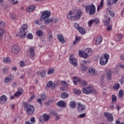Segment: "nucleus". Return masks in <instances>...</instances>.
Listing matches in <instances>:
<instances>
[{"label":"nucleus","instance_id":"f257e3e1","mask_svg":"<svg viewBox=\"0 0 124 124\" xmlns=\"http://www.w3.org/2000/svg\"><path fill=\"white\" fill-rule=\"evenodd\" d=\"M22 105L26 109L27 114L29 116H31L33 114L34 112V107L27 103H23Z\"/></svg>","mask_w":124,"mask_h":124},{"label":"nucleus","instance_id":"f03ea898","mask_svg":"<svg viewBox=\"0 0 124 124\" xmlns=\"http://www.w3.org/2000/svg\"><path fill=\"white\" fill-rule=\"evenodd\" d=\"M85 52H84L82 50L79 51L78 52V55L79 57L83 58V59H87L89 57V55H92L93 53V49L92 48H86L85 49Z\"/></svg>","mask_w":124,"mask_h":124},{"label":"nucleus","instance_id":"7ed1b4c3","mask_svg":"<svg viewBox=\"0 0 124 124\" xmlns=\"http://www.w3.org/2000/svg\"><path fill=\"white\" fill-rule=\"evenodd\" d=\"M82 92L85 94H91V93H96V90L93 89V86H88L87 87H83L82 89Z\"/></svg>","mask_w":124,"mask_h":124},{"label":"nucleus","instance_id":"20e7f679","mask_svg":"<svg viewBox=\"0 0 124 124\" xmlns=\"http://www.w3.org/2000/svg\"><path fill=\"white\" fill-rule=\"evenodd\" d=\"M86 12L89 13L90 15H93L95 13L96 8L93 4L88 5L85 7Z\"/></svg>","mask_w":124,"mask_h":124},{"label":"nucleus","instance_id":"39448f33","mask_svg":"<svg viewBox=\"0 0 124 124\" xmlns=\"http://www.w3.org/2000/svg\"><path fill=\"white\" fill-rule=\"evenodd\" d=\"M109 56L108 54L102 55L100 59V64H101V65H106L108 63V61H109Z\"/></svg>","mask_w":124,"mask_h":124},{"label":"nucleus","instance_id":"423d86ee","mask_svg":"<svg viewBox=\"0 0 124 124\" xmlns=\"http://www.w3.org/2000/svg\"><path fill=\"white\" fill-rule=\"evenodd\" d=\"M109 15H110L112 17H114L115 16V14H114V12H111L110 10L108 11V15H105V17L104 19V23L106 26H108L109 25V23H110V20H111V18L109 17Z\"/></svg>","mask_w":124,"mask_h":124},{"label":"nucleus","instance_id":"0eeeda50","mask_svg":"<svg viewBox=\"0 0 124 124\" xmlns=\"http://www.w3.org/2000/svg\"><path fill=\"white\" fill-rule=\"evenodd\" d=\"M28 30V25L27 24H23L22 28L20 29L19 34H20L21 38L24 39L26 37L27 32L26 31Z\"/></svg>","mask_w":124,"mask_h":124},{"label":"nucleus","instance_id":"6e6552de","mask_svg":"<svg viewBox=\"0 0 124 124\" xmlns=\"http://www.w3.org/2000/svg\"><path fill=\"white\" fill-rule=\"evenodd\" d=\"M51 16V12L49 11H46L44 12L42 14V15L41 16L40 21L43 22L45 19L46 18H49Z\"/></svg>","mask_w":124,"mask_h":124},{"label":"nucleus","instance_id":"1a4fd4ad","mask_svg":"<svg viewBox=\"0 0 124 124\" xmlns=\"http://www.w3.org/2000/svg\"><path fill=\"white\" fill-rule=\"evenodd\" d=\"M83 14V12L81 10H78L76 14L74 16L73 21H76L77 20H79L80 18H81L82 15Z\"/></svg>","mask_w":124,"mask_h":124},{"label":"nucleus","instance_id":"9d476101","mask_svg":"<svg viewBox=\"0 0 124 124\" xmlns=\"http://www.w3.org/2000/svg\"><path fill=\"white\" fill-rule=\"evenodd\" d=\"M69 62L74 66H77V59L73 55L69 57Z\"/></svg>","mask_w":124,"mask_h":124},{"label":"nucleus","instance_id":"9b49d317","mask_svg":"<svg viewBox=\"0 0 124 124\" xmlns=\"http://www.w3.org/2000/svg\"><path fill=\"white\" fill-rule=\"evenodd\" d=\"M104 116L107 118V120L109 122H113L114 118L113 117V114L109 113L108 112H104Z\"/></svg>","mask_w":124,"mask_h":124},{"label":"nucleus","instance_id":"f8f14e48","mask_svg":"<svg viewBox=\"0 0 124 124\" xmlns=\"http://www.w3.org/2000/svg\"><path fill=\"white\" fill-rule=\"evenodd\" d=\"M11 51L13 54H18L20 52V47L17 45H14L12 46Z\"/></svg>","mask_w":124,"mask_h":124},{"label":"nucleus","instance_id":"ddd939ff","mask_svg":"<svg viewBox=\"0 0 124 124\" xmlns=\"http://www.w3.org/2000/svg\"><path fill=\"white\" fill-rule=\"evenodd\" d=\"M77 82L79 83L82 87H85L86 86H88V82L87 81L84 80L83 79H81L80 78H78L77 79Z\"/></svg>","mask_w":124,"mask_h":124},{"label":"nucleus","instance_id":"4468645a","mask_svg":"<svg viewBox=\"0 0 124 124\" xmlns=\"http://www.w3.org/2000/svg\"><path fill=\"white\" fill-rule=\"evenodd\" d=\"M99 22V20L98 19V18H94V19L90 20L88 22V26L89 27H92L93 24H95L96 25H97V24H98Z\"/></svg>","mask_w":124,"mask_h":124},{"label":"nucleus","instance_id":"2eb2a0df","mask_svg":"<svg viewBox=\"0 0 124 124\" xmlns=\"http://www.w3.org/2000/svg\"><path fill=\"white\" fill-rule=\"evenodd\" d=\"M89 73L90 75L92 76H96L98 74L97 71L93 67H90L89 69Z\"/></svg>","mask_w":124,"mask_h":124},{"label":"nucleus","instance_id":"dca6fc26","mask_svg":"<svg viewBox=\"0 0 124 124\" xmlns=\"http://www.w3.org/2000/svg\"><path fill=\"white\" fill-rule=\"evenodd\" d=\"M34 47H31L30 48L28 51V55L30 56V58H33L35 56V53H34Z\"/></svg>","mask_w":124,"mask_h":124},{"label":"nucleus","instance_id":"f3484780","mask_svg":"<svg viewBox=\"0 0 124 124\" xmlns=\"http://www.w3.org/2000/svg\"><path fill=\"white\" fill-rule=\"evenodd\" d=\"M57 39L61 42V43H65V39H64V37L62 34H58L57 36Z\"/></svg>","mask_w":124,"mask_h":124},{"label":"nucleus","instance_id":"a211bd4d","mask_svg":"<svg viewBox=\"0 0 124 124\" xmlns=\"http://www.w3.org/2000/svg\"><path fill=\"white\" fill-rule=\"evenodd\" d=\"M86 108V106L85 105L82 104L81 103H78V112H81L83 110H85Z\"/></svg>","mask_w":124,"mask_h":124},{"label":"nucleus","instance_id":"6ab92c4d","mask_svg":"<svg viewBox=\"0 0 124 124\" xmlns=\"http://www.w3.org/2000/svg\"><path fill=\"white\" fill-rule=\"evenodd\" d=\"M42 118H43L42 119L41 118L40 119V122H42L43 123V121L44 122H47L48 120H50V116H49V115L47 114H43Z\"/></svg>","mask_w":124,"mask_h":124},{"label":"nucleus","instance_id":"aec40b11","mask_svg":"<svg viewBox=\"0 0 124 124\" xmlns=\"http://www.w3.org/2000/svg\"><path fill=\"white\" fill-rule=\"evenodd\" d=\"M7 101V97L5 95H3L0 97V104H5Z\"/></svg>","mask_w":124,"mask_h":124},{"label":"nucleus","instance_id":"412c9836","mask_svg":"<svg viewBox=\"0 0 124 124\" xmlns=\"http://www.w3.org/2000/svg\"><path fill=\"white\" fill-rule=\"evenodd\" d=\"M74 14V12L73 11H71L67 15V18L68 20H70L71 21H73V18L74 16H72Z\"/></svg>","mask_w":124,"mask_h":124},{"label":"nucleus","instance_id":"4be33fe9","mask_svg":"<svg viewBox=\"0 0 124 124\" xmlns=\"http://www.w3.org/2000/svg\"><path fill=\"white\" fill-rule=\"evenodd\" d=\"M14 78V76L13 75H10L9 77L5 78L4 81L5 83H9L10 81L13 80Z\"/></svg>","mask_w":124,"mask_h":124},{"label":"nucleus","instance_id":"5701e85b","mask_svg":"<svg viewBox=\"0 0 124 124\" xmlns=\"http://www.w3.org/2000/svg\"><path fill=\"white\" fill-rule=\"evenodd\" d=\"M57 105L63 108H65V107H66V103L63 101H59L57 103Z\"/></svg>","mask_w":124,"mask_h":124},{"label":"nucleus","instance_id":"b1692460","mask_svg":"<svg viewBox=\"0 0 124 124\" xmlns=\"http://www.w3.org/2000/svg\"><path fill=\"white\" fill-rule=\"evenodd\" d=\"M104 2V0H101L100 2V4L98 5L97 10V11H99L100 9H102L103 8V3Z\"/></svg>","mask_w":124,"mask_h":124},{"label":"nucleus","instance_id":"393cba45","mask_svg":"<svg viewBox=\"0 0 124 124\" xmlns=\"http://www.w3.org/2000/svg\"><path fill=\"white\" fill-rule=\"evenodd\" d=\"M122 38H123V35L121 34H117L114 39L115 40H116V41H121V40H122Z\"/></svg>","mask_w":124,"mask_h":124},{"label":"nucleus","instance_id":"a878e982","mask_svg":"<svg viewBox=\"0 0 124 124\" xmlns=\"http://www.w3.org/2000/svg\"><path fill=\"white\" fill-rule=\"evenodd\" d=\"M35 9V6L31 5V6H29L27 8V11H28V12H31V11H33V10Z\"/></svg>","mask_w":124,"mask_h":124},{"label":"nucleus","instance_id":"bb28decb","mask_svg":"<svg viewBox=\"0 0 124 124\" xmlns=\"http://www.w3.org/2000/svg\"><path fill=\"white\" fill-rule=\"evenodd\" d=\"M81 37L76 36L75 40L74 41L73 43V45H74V46H75V45H76L77 43H78L80 40H81Z\"/></svg>","mask_w":124,"mask_h":124},{"label":"nucleus","instance_id":"cd10ccee","mask_svg":"<svg viewBox=\"0 0 124 124\" xmlns=\"http://www.w3.org/2000/svg\"><path fill=\"white\" fill-rule=\"evenodd\" d=\"M102 42V38L100 36H99L96 38L95 42L96 44H100Z\"/></svg>","mask_w":124,"mask_h":124},{"label":"nucleus","instance_id":"c85d7f7f","mask_svg":"<svg viewBox=\"0 0 124 124\" xmlns=\"http://www.w3.org/2000/svg\"><path fill=\"white\" fill-rule=\"evenodd\" d=\"M78 30L80 33H82V34H85L86 33V30L82 27H79Z\"/></svg>","mask_w":124,"mask_h":124},{"label":"nucleus","instance_id":"c756f323","mask_svg":"<svg viewBox=\"0 0 124 124\" xmlns=\"http://www.w3.org/2000/svg\"><path fill=\"white\" fill-rule=\"evenodd\" d=\"M69 96V94L66 93H63L61 94V97L63 99H65V98H67V97H68Z\"/></svg>","mask_w":124,"mask_h":124},{"label":"nucleus","instance_id":"7c9ffc66","mask_svg":"<svg viewBox=\"0 0 124 124\" xmlns=\"http://www.w3.org/2000/svg\"><path fill=\"white\" fill-rule=\"evenodd\" d=\"M70 108H72V109H74V108H75L76 107V102L75 101H71L70 102Z\"/></svg>","mask_w":124,"mask_h":124},{"label":"nucleus","instance_id":"2f4dec72","mask_svg":"<svg viewBox=\"0 0 124 124\" xmlns=\"http://www.w3.org/2000/svg\"><path fill=\"white\" fill-rule=\"evenodd\" d=\"M106 75L108 80H111L112 79V73L111 72L107 73Z\"/></svg>","mask_w":124,"mask_h":124},{"label":"nucleus","instance_id":"473e14b6","mask_svg":"<svg viewBox=\"0 0 124 124\" xmlns=\"http://www.w3.org/2000/svg\"><path fill=\"white\" fill-rule=\"evenodd\" d=\"M54 72L55 69H54V68L49 69L47 71V75H51V74H54Z\"/></svg>","mask_w":124,"mask_h":124},{"label":"nucleus","instance_id":"72a5a7b5","mask_svg":"<svg viewBox=\"0 0 124 124\" xmlns=\"http://www.w3.org/2000/svg\"><path fill=\"white\" fill-rule=\"evenodd\" d=\"M36 33L37 36H42V35H43V31L38 30L36 31Z\"/></svg>","mask_w":124,"mask_h":124},{"label":"nucleus","instance_id":"f704fd0d","mask_svg":"<svg viewBox=\"0 0 124 124\" xmlns=\"http://www.w3.org/2000/svg\"><path fill=\"white\" fill-rule=\"evenodd\" d=\"M50 23H52L51 18H47L46 19L45 21H44V23L45 24V25H49Z\"/></svg>","mask_w":124,"mask_h":124},{"label":"nucleus","instance_id":"c9c22d12","mask_svg":"<svg viewBox=\"0 0 124 124\" xmlns=\"http://www.w3.org/2000/svg\"><path fill=\"white\" fill-rule=\"evenodd\" d=\"M81 90L75 89H74V93H75V94H77L78 95H79V94H81Z\"/></svg>","mask_w":124,"mask_h":124},{"label":"nucleus","instance_id":"e433bc0d","mask_svg":"<svg viewBox=\"0 0 124 124\" xmlns=\"http://www.w3.org/2000/svg\"><path fill=\"white\" fill-rule=\"evenodd\" d=\"M3 33H4V30L2 28L0 29V40H1V38H2V35H3Z\"/></svg>","mask_w":124,"mask_h":124},{"label":"nucleus","instance_id":"4c0bfd02","mask_svg":"<svg viewBox=\"0 0 124 124\" xmlns=\"http://www.w3.org/2000/svg\"><path fill=\"white\" fill-rule=\"evenodd\" d=\"M37 74H40L41 77H45L46 72L45 71H43L41 72H37Z\"/></svg>","mask_w":124,"mask_h":124},{"label":"nucleus","instance_id":"58836bf2","mask_svg":"<svg viewBox=\"0 0 124 124\" xmlns=\"http://www.w3.org/2000/svg\"><path fill=\"white\" fill-rule=\"evenodd\" d=\"M106 79V74H104L102 75L100 78V80L101 82H104Z\"/></svg>","mask_w":124,"mask_h":124},{"label":"nucleus","instance_id":"ea45409f","mask_svg":"<svg viewBox=\"0 0 124 124\" xmlns=\"http://www.w3.org/2000/svg\"><path fill=\"white\" fill-rule=\"evenodd\" d=\"M46 86L47 87H48V88H51L52 89L53 86V82H52V81H48L46 84Z\"/></svg>","mask_w":124,"mask_h":124},{"label":"nucleus","instance_id":"a19ab883","mask_svg":"<svg viewBox=\"0 0 124 124\" xmlns=\"http://www.w3.org/2000/svg\"><path fill=\"white\" fill-rule=\"evenodd\" d=\"M11 18L12 19V20H17V19H18V16L15 14H13L11 15Z\"/></svg>","mask_w":124,"mask_h":124},{"label":"nucleus","instance_id":"79ce46f5","mask_svg":"<svg viewBox=\"0 0 124 124\" xmlns=\"http://www.w3.org/2000/svg\"><path fill=\"white\" fill-rule=\"evenodd\" d=\"M19 65L21 67H24V66H26L27 64L25 63L24 61H21L19 62Z\"/></svg>","mask_w":124,"mask_h":124},{"label":"nucleus","instance_id":"37998d69","mask_svg":"<svg viewBox=\"0 0 124 124\" xmlns=\"http://www.w3.org/2000/svg\"><path fill=\"white\" fill-rule=\"evenodd\" d=\"M20 95H22V92L20 91H18L15 93V96H16V97H18Z\"/></svg>","mask_w":124,"mask_h":124},{"label":"nucleus","instance_id":"c03bdc74","mask_svg":"<svg viewBox=\"0 0 124 124\" xmlns=\"http://www.w3.org/2000/svg\"><path fill=\"white\" fill-rule=\"evenodd\" d=\"M113 89H114L115 90H119V89H120V84L116 83L113 87Z\"/></svg>","mask_w":124,"mask_h":124},{"label":"nucleus","instance_id":"a18cd8bd","mask_svg":"<svg viewBox=\"0 0 124 124\" xmlns=\"http://www.w3.org/2000/svg\"><path fill=\"white\" fill-rule=\"evenodd\" d=\"M27 38H28V39H32L33 36L31 33H29L27 36Z\"/></svg>","mask_w":124,"mask_h":124},{"label":"nucleus","instance_id":"49530a36","mask_svg":"<svg viewBox=\"0 0 124 124\" xmlns=\"http://www.w3.org/2000/svg\"><path fill=\"white\" fill-rule=\"evenodd\" d=\"M61 83L63 86H64L65 87H67V82L66 81L64 80H61Z\"/></svg>","mask_w":124,"mask_h":124},{"label":"nucleus","instance_id":"de8ad7c7","mask_svg":"<svg viewBox=\"0 0 124 124\" xmlns=\"http://www.w3.org/2000/svg\"><path fill=\"white\" fill-rule=\"evenodd\" d=\"M3 62H10V59L9 58H4L3 59Z\"/></svg>","mask_w":124,"mask_h":124},{"label":"nucleus","instance_id":"09e8293b","mask_svg":"<svg viewBox=\"0 0 124 124\" xmlns=\"http://www.w3.org/2000/svg\"><path fill=\"white\" fill-rule=\"evenodd\" d=\"M46 98H47V96H46V95H45V94H44V93H42L41 94V99L43 100H45V99H46Z\"/></svg>","mask_w":124,"mask_h":124},{"label":"nucleus","instance_id":"8fccbe9b","mask_svg":"<svg viewBox=\"0 0 124 124\" xmlns=\"http://www.w3.org/2000/svg\"><path fill=\"white\" fill-rule=\"evenodd\" d=\"M112 102H116V101H117V96L114 94L112 95Z\"/></svg>","mask_w":124,"mask_h":124},{"label":"nucleus","instance_id":"3c124183","mask_svg":"<svg viewBox=\"0 0 124 124\" xmlns=\"http://www.w3.org/2000/svg\"><path fill=\"white\" fill-rule=\"evenodd\" d=\"M5 26H6L5 22L3 21L0 22V27H1V28H4Z\"/></svg>","mask_w":124,"mask_h":124},{"label":"nucleus","instance_id":"603ef678","mask_svg":"<svg viewBox=\"0 0 124 124\" xmlns=\"http://www.w3.org/2000/svg\"><path fill=\"white\" fill-rule=\"evenodd\" d=\"M123 94H124V91L120 90L119 92V97H121L122 98V97H123Z\"/></svg>","mask_w":124,"mask_h":124},{"label":"nucleus","instance_id":"864d4df0","mask_svg":"<svg viewBox=\"0 0 124 124\" xmlns=\"http://www.w3.org/2000/svg\"><path fill=\"white\" fill-rule=\"evenodd\" d=\"M53 39V35L51 33H48V40L51 41Z\"/></svg>","mask_w":124,"mask_h":124},{"label":"nucleus","instance_id":"5fc2aeb1","mask_svg":"<svg viewBox=\"0 0 124 124\" xmlns=\"http://www.w3.org/2000/svg\"><path fill=\"white\" fill-rule=\"evenodd\" d=\"M80 64L82 66H85V64H87V61H82L80 62Z\"/></svg>","mask_w":124,"mask_h":124},{"label":"nucleus","instance_id":"6e6d98bb","mask_svg":"<svg viewBox=\"0 0 124 124\" xmlns=\"http://www.w3.org/2000/svg\"><path fill=\"white\" fill-rule=\"evenodd\" d=\"M81 70L82 71H87L88 70V68L85 66H81Z\"/></svg>","mask_w":124,"mask_h":124},{"label":"nucleus","instance_id":"4d7b16f0","mask_svg":"<svg viewBox=\"0 0 124 124\" xmlns=\"http://www.w3.org/2000/svg\"><path fill=\"white\" fill-rule=\"evenodd\" d=\"M59 84H58V82H54L53 83H52V89H54V88H56L57 86H58Z\"/></svg>","mask_w":124,"mask_h":124},{"label":"nucleus","instance_id":"13d9d810","mask_svg":"<svg viewBox=\"0 0 124 124\" xmlns=\"http://www.w3.org/2000/svg\"><path fill=\"white\" fill-rule=\"evenodd\" d=\"M52 22H53V23H57L59 21V19L57 18L53 17L51 18Z\"/></svg>","mask_w":124,"mask_h":124},{"label":"nucleus","instance_id":"bf43d9fd","mask_svg":"<svg viewBox=\"0 0 124 124\" xmlns=\"http://www.w3.org/2000/svg\"><path fill=\"white\" fill-rule=\"evenodd\" d=\"M8 68L5 67L3 68V73H7V72H8Z\"/></svg>","mask_w":124,"mask_h":124},{"label":"nucleus","instance_id":"052dcab7","mask_svg":"<svg viewBox=\"0 0 124 124\" xmlns=\"http://www.w3.org/2000/svg\"><path fill=\"white\" fill-rule=\"evenodd\" d=\"M119 82H120L121 85H123V84H124V78L123 77L121 79H120L119 80Z\"/></svg>","mask_w":124,"mask_h":124},{"label":"nucleus","instance_id":"680f3d73","mask_svg":"<svg viewBox=\"0 0 124 124\" xmlns=\"http://www.w3.org/2000/svg\"><path fill=\"white\" fill-rule=\"evenodd\" d=\"M31 122L33 123V124H34V123H35V119L34 118V117H32L31 118Z\"/></svg>","mask_w":124,"mask_h":124},{"label":"nucleus","instance_id":"e2e57ef3","mask_svg":"<svg viewBox=\"0 0 124 124\" xmlns=\"http://www.w3.org/2000/svg\"><path fill=\"white\" fill-rule=\"evenodd\" d=\"M79 118H85L86 117V113H82L79 115Z\"/></svg>","mask_w":124,"mask_h":124},{"label":"nucleus","instance_id":"0e129e2a","mask_svg":"<svg viewBox=\"0 0 124 124\" xmlns=\"http://www.w3.org/2000/svg\"><path fill=\"white\" fill-rule=\"evenodd\" d=\"M74 26H75V28H76L77 30H78V29H79V28L80 27L79 26V24L78 23H75Z\"/></svg>","mask_w":124,"mask_h":124},{"label":"nucleus","instance_id":"69168bd1","mask_svg":"<svg viewBox=\"0 0 124 124\" xmlns=\"http://www.w3.org/2000/svg\"><path fill=\"white\" fill-rule=\"evenodd\" d=\"M107 31H110L112 30V26L109 25L107 27Z\"/></svg>","mask_w":124,"mask_h":124},{"label":"nucleus","instance_id":"338daca9","mask_svg":"<svg viewBox=\"0 0 124 124\" xmlns=\"http://www.w3.org/2000/svg\"><path fill=\"white\" fill-rule=\"evenodd\" d=\"M37 102H38L41 104V106H42V102H41V99H38L37 100Z\"/></svg>","mask_w":124,"mask_h":124},{"label":"nucleus","instance_id":"774afa93","mask_svg":"<svg viewBox=\"0 0 124 124\" xmlns=\"http://www.w3.org/2000/svg\"><path fill=\"white\" fill-rule=\"evenodd\" d=\"M34 98H35V96L34 95L31 96L30 97V101L32 100V99H34Z\"/></svg>","mask_w":124,"mask_h":124}]
</instances>
